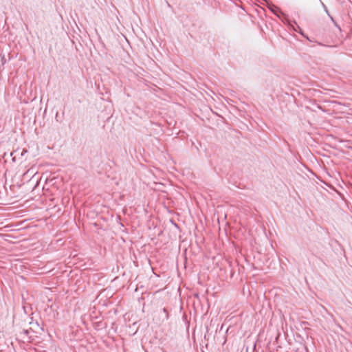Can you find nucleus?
Masks as SVG:
<instances>
[{"label": "nucleus", "instance_id": "1", "mask_svg": "<svg viewBox=\"0 0 352 352\" xmlns=\"http://www.w3.org/2000/svg\"><path fill=\"white\" fill-rule=\"evenodd\" d=\"M267 8L274 14L276 16L280 18V15L285 16L280 9L272 3L267 2Z\"/></svg>", "mask_w": 352, "mask_h": 352}, {"label": "nucleus", "instance_id": "2", "mask_svg": "<svg viewBox=\"0 0 352 352\" xmlns=\"http://www.w3.org/2000/svg\"><path fill=\"white\" fill-rule=\"evenodd\" d=\"M323 6H324V10H325V12H327V14L329 16V17L331 18V21H332L333 22H334V20H333V17L329 14V13L328 10H327V7H326L324 4H323Z\"/></svg>", "mask_w": 352, "mask_h": 352}, {"label": "nucleus", "instance_id": "3", "mask_svg": "<svg viewBox=\"0 0 352 352\" xmlns=\"http://www.w3.org/2000/svg\"><path fill=\"white\" fill-rule=\"evenodd\" d=\"M217 221L219 224H220V222H221V220H220V217L219 216H217Z\"/></svg>", "mask_w": 352, "mask_h": 352}, {"label": "nucleus", "instance_id": "4", "mask_svg": "<svg viewBox=\"0 0 352 352\" xmlns=\"http://www.w3.org/2000/svg\"><path fill=\"white\" fill-rule=\"evenodd\" d=\"M1 60H2V64H4L6 63V60H5L4 57L1 58Z\"/></svg>", "mask_w": 352, "mask_h": 352}, {"label": "nucleus", "instance_id": "5", "mask_svg": "<svg viewBox=\"0 0 352 352\" xmlns=\"http://www.w3.org/2000/svg\"><path fill=\"white\" fill-rule=\"evenodd\" d=\"M58 118H59V116H58V114L57 113L56 115V121H58Z\"/></svg>", "mask_w": 352, "mask_h": 352}, {"label": "nucleus", "instance_id": "6", "mask_svg": "<svg viewBox=\"0 0 352 352\" xmlns=\"http://www.w3.org/2000/svg\"><path fill=\"white\" fill-rule=\"evenodd\" d=\"M58 118H59V116H58V114L57 113L56 115V121H58Z\"/></svg>", "mask_w": 352, "mask_h": 352}, {"label": "nucleus", "instance_id": "7", "mask_svg": "<svg viewBox=\"0 0 352 352\" xmlns=\"http://www.w3.org/2000/svg\"><path fill=\"white\" fill-rule=\"evenodd\" d=\"M221 98H223V99H224V100L227 101L226 98H225V97H223V96H221Z\"/></svg>", "mask_w": 352, "mask_h": 352}, {"label": "nucleus", "instance_id": "8", "mask_svg": "<svg viewBox=\"0 0 352 352\" xmlns=\"http://www.w3.org/2000/svg\"><path fill=\"white\" fill-rule=\"evenodd\" d=\"M221 98H223V99H224V100L227 101L226 98H225V97H223V96H221Z\"/></svg>", "mask_w": 352, "mask_h": 352}, {"label": "nucleus", "instance_id": "9", "mask_svg": "<svg viewBox=\"0 0 352 352\" xmlns=\"http://www.w3.org/2000/svg\"><path fill=\"white\" fill-rule=\"evenodd\" d=\"M221 98H223V99H224V100L227 101L226 98H225V97H223V96H221Z\"/></svg>", "mask_w": 352, "mask_h": 352}, {"label": "nucleus", "instance_id": "10", "mask_svg": "<svg viewBox=\"0 0 352 352\" xmlns=\"http://www.w3.org/2000/svg\"><path fill=\"white\" fill-rule=\"evenodd\" d=\"M221 105H224L223 101L221 100Z\"/></svg>", "mask_w": 352, "mask_h": 352}, {"label": "nucleus", "instance_id": "11", "mask_svg": "<svg viewBox=\"0 0 352 352\" xmlns=\"http://www.w3.org/2000/svg\"><path fill=\"white\" fill-rule=\"evenodd\" d=\"M164 312H166V308H164Z\"/></svg>", "mask_w": 352, "mask_h": 352}, {"label": "nucleus", "instance_id": "12", "mask_svg": "<svg viewBox=\"0 0 352 352\" xmlns=\"http://www.w3.org/2000/svg\"><path fill=\"white\" fill-rule=\"evenodd\" d=\"M218 231L220 232V226L218 228Z\"/></svg>", "mask_w": 352, "mask_h": 352}, {"label": "nucleus", "instance_id": "13", "mask_svg": "<svg viewBox=\"0 0 352 352\" xmlns=\"http://www.w3.org/2000/svg\"><path fill=\"white\" fill-rule=\"evenodd\" d=\"M333 23L336 25V26H338V24H336L335 21Z\"/></svg>", "mask_w": 352, "mask_h": 352}]
</instances>
